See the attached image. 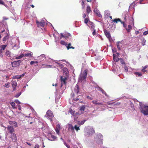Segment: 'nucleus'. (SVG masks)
I'll return each instance as SVG.
<instances>
[{"mask_svg":"<svg viewBox=\"0 0 148 148\" xmlns=\"http://www.w3.org/2000/svg\"><path fill=\"white\" fill-rule=\"evenodd\" d=\"M120 21V18H116L114 19L113 20V21L117 23L118 21Z\"/></svg>","mask_w":148,"mask_h":148,"instance_id":"603ef678","label":"nucleus"},{"mask_svg":"<svg viewBox=\"0 0 148 148\" xmlns=\"http://www.w3.org/2000/svg\"><path fill=\"white\" fill-rule=\"evenodd\" d=\"M9 123L10 125H12L14 127H17V123L14 121H9Z\"/></svg>","mask_w":148,"mask_h":148,"instance_id":"aec40b11","label":"nucleus"},{"mask_svg":"<svg viewBox=\"0 0 148 148\" xmlns=\"http://www.w3.org/2000/svg\"><path fill=\"white\" fill-rule=\"evenodd\" d=\"M119 21L122 24H123V26L124 27H126V24L125 23L124 21L123 22L122 21H121V20H120V21Z\"/></svg>","mask_w":148,"mask_h":148,"instance_id":"13d9d810","label":"nucleus"},{"mask_svg":"<svg viewBox=\"0 0 148 148\" xmlns=\"http://www.w3.org/2000/svg\"><path fill=\"white\" fill-rule=\"evenodd\" d=\"M130 106L132 108L133 110H135L134 108V104H133L132 102L131 101H130Z\"/></svg>","mask_w":148,"mask_h":148,"instance_id":"79ce46f5","label":"nucleus"},{"mask_svg":"<svg viewBox=\"0 0 148 148\" xmlns=\"http://www.w3.org/2000/svg\"><path fill=\"white\" fill-rule=\"evenodd\" d=\"M96 88L98 90L100 91L103 94H104L106 96H108L106 92L103 89L101 88L98 86L97 85V86L96 87Z\"/></svg>","mask_w":148,"mask_h":148,"instance_id":"2eb2a0df","label":"nucleus"},{"mask_svg":"<svg viewBox=\"0 0 148 148\" xmlns=\"http://www.w3.org/2000/svg\"><path fill=\"white\" fill-rule=\"evenodd\" d=\"M93 11L94 13L96 14V15L99 17H102V15L100 14L99 10H98L97 8H95Z\"/></svg>","mask_w":148,"mask_h":148,"instance_id":"dca6fc26","label":"nucleus"},{"mask_svg":"<svg viewBox=\"0 0 148 148\" xmlns=\"http://www.w3.org/2000/svg\"><path fill=\"white\" fill-rule=\"evenodd\" d=\"M33 54L32 52L29 51V52L26 53L25 54H24V56L25 57H31L33 55Z\"/></svg>","mask_w":148,"mask_h":148,"instance_id":"393cba45","label":"nucleus"},{"mask_svg":"<svg viewBox=\"0 0 148 148\" xmlns=\"http://www.w3.org/2000/svg\"><path fill=\"white\" fill-rule=\"evenodd\" d=\"M12 85L13 87V90H15L16 89V87L17 85V82L16 81H12Z\"/></svg>","mask_w":148,"mask_h":148,"instance_id":"4be33fe9","label":"nucleus"},{"mask_svg":"<svg viewBox=\"0 0 148 148\" xmlns=\"http://www.w3.org/2000/svg\"><path fill=\"white\" fill-rule=\"evenodd\" d=\"M147 66H145L142 69V71L143 72H145L146 71V70H145V69L147 68Z\"/></svg>","mask_w":148,"mask_h":148,"instance_id":"680f3d73","label":"nucleus"},{"mask_svg":"<svg viewBox=\"0 0 148 148\" xmlns=\"http://www.w3.org/2000/svg\"><path fill=\"white\" fill-rule=\"evenodd\" d=\"M108 103L109 105H119L120 104V103L119 102H118L116 103H110V102H108Z\"/></svg>","mask_w":148,"mask_h":148,"instance_id":"49530a36","label":"nucleus"},{"mask_svg":"<svg viewBox=\"0 0 148 148\" xmlns=\"http://www.w3.org/2000/svg\"><path fill=\"white\" fill-rule=\"evenodd\" d=\"M89 25H90V27L92 29H94V28L95 25L92 22H90L89 23Z\"/></svg>","mask_w":148,"mask_h":148,"instance_id":"f704fd0d","label":"nucleus"},{"mask_svg":"<svg viewBox=\"0 0 148 148\" xmlns=\"http://www.w3.org/2000/svg\"><path fill=\"white\" fill-rule=\"evenodd\" d=\"M43 67L45 68H51L52 67V66L50 65H47L45 64H43L42 65Z\"/></svg>","mask_w":148,"mask_h":148,"instance_id":"c756f323","label":"nucleus"},{"mask_svg":"<svg viewBox=\"0 0 148 148\" xmlns=\"http://www.w3.org/2000/svg\"><path fill=\"white\" fill-rule=\"evenodd\" d=\"M48 135L49 136L48 138V140L51 141H53L56 140L57 139V137L52 134L50 132L48 133Z\"/></svg>","mask_w":148,"mask_h":148,"instance_id":"4468645a","label":"nucleus"},{"mask_svg":"<svg viewBox=\"0 0 148 148\" xmlns=\"http://www.w3.org/2000/svg\"><path fill=\"white\" fill-rule=\"evenodd\" d=\"M119 60L120 61L121 63L122 64H125V63L124 61L123 60L122 58H119Z\"/></svg>","mask_w":148,"mask_h":148,"instance_id":"a18cd8bd","label":"nucleus"},{"mask_svg":"<svg viewBox=\"0 0 148 148\" xmlns=\"http://www.w3.org/2000/svg\"><path fill=\"white\" fill-rule=\"evenodd\" d=\"M11 53L9 51H7L5 52V55L8 57L10 56Z\"/></svg>","mask_w":148,"mask_h":148,"instance_id":"8fccbe9b","label":"nucleus"},{"mask_svg":"<svg viewBox=\"0 0 148 148\" xmlns=\"http://www.w3.org/2000/svg\"><path fill=\"white\" fill-rule=\"evenodd\" d=\"M116 46L119 50H121V48L123 46V44L122 41H118L116 43Z\"/></svg>","mask_w":148,"mask_h":148,"instance_id":"6ab92c4d","label":"nucleus"},{"mask_svg":"<svg viewBox=\"0 0 148 148\" xmlns=\"http://www.w3.org/2000/svg\"><path fill=\"white\" fill-rule=\"evenodd\" d=\"M110 15V12L108 10H106L104 12V16L106 18L109 17Z\"/></svg>","mask_w":148,"mask_h":148,"instance_id":"b1692460","label":"nucleus"},{"mask_svg":"<svg viewBox=\"0 0 148 148\" xmlns=\"http://www.w3.org/2000/svg\"><path fill=\"white\" fill-rule=\"evenodd\" d=\"M87 74V70H84L83 72V73L80 75V79L82 81V80L86 79V75Z\"/></svg>","mask_w":148,"mask_h":148,"instance_id":"6e6552de","label":"nucleus"},{"mask_svg":"<svg viewBox=\"0 0 148 148\" xmlns=\"http://www.w3.org/2000/svg\"><path fill=\"white\" fill-rule=\"evenodd\" d=\"M103 137L101 134H97L95 137L94 141L98 145H101L103 144Z\"/></svg>","mask_w":148,"mask_h":148,"instance_id":"7ed1b4c3","label":"nucleus"},{"mask_svg":"<svg viewBox=\"0 0 148 148\" xmlns=\"http://www.w3.org/2000/svg\"><path fill=\"white\" fill-rule=\"evenodd\" d=\"M125 27L127 32L128 33H129L130 32L131 30L132 29V26L131 25H128L127 27L126 26V27Z\"/></svg>","mask_w":148,"mask_h":148,"instance_id":"5701e85b","label":"nucleus"},{"mask_svg":"<svg viewBox=\"0 0 148 148\" xmlns=\"http://www.w3.org/2000/svg\"><path fill=\"white\" fill-rule=\"evenodd\" d=\"M67 79L66 77H63L62 76H61L60 77V81L61 84H60V87L61 88L63 86V85L66 86V81L67 80Z\"/></svg>","mask_w":148,"mask_h":148,"instance_id":"9d476101","label":"nucleus"},{"mask_svg":"<svg viewBox=\"0 0 148 148\" xmlns=\"http://www.w3.org/2000/svg\"><path fill=\"white\" fill-rule=\"evenodd\" d=\"M14 102H15L16 103L20 104L21 103V102L19 101L18 99H16L14 101Z\"/></svg>","mask_w":148,"mask_h":148,"instance_id":"0e129e2a","label":"nucleus"},{"mask_svg":"<svg viewBox=\"0 0 148 148\" xmlns=\"http://www.w3.org/2000/svg\"><path fill=\"white\" fill-rule=\"evenodd\" d=\"M36 23L38 27L41 26L44 27L45 24V21L43 20H42L40 21H36Z\"/></svg>","mask_w":148,"mask_h":148,"instance_id":"f8f14e48","label":"nucleus"},{"mask_svg":"<svg viewBox=\"0 0 148 148\" xmlns=\"http://www.w3.org/2000/svg\"><path fill=\"white\" fill-rule=\"evenodd\" d=\"M86 12L88 14L92 12L91 9L89 5H88L87 6Z\"/></svg>","mask_w":148,"mask_h":148,"instance_id":"c85d7f7f","label":"nucleus"},{"mask_svg":"<svg viewBox=\"0 0 148 148\" xmlns=\"http://www.w3.org/2000/svg\"><path fill=\"white\" fill-rule=\"evenodd\" d=\"M148 34V30L144 32L143 33L144 35H146Z\"/></svg>","mask_w":148,"mask_h":148,"instance_id":"774afa93","label":"nucleus"},{"mask_svg":"<svg viewBox=\"0 0 148 148\" xmlns=\"http://www.w3.org/2000/svg\"><path fill=\"white\" fill-rule=\"evenodd\" d=\"M125 71V72H127L128 71V67L127 66H125L124 67Z\"/></svg>","mask_w":148,"mask_h":148,"instance_id":"338daca9","label":"nucleus"},{"mask_svg":"<svg viewBox=\"0 0 148 148\" xmlns=\"http://www.w3.org/2000/svg\"><path fill=\"white\" fill-rule=\"evenodd\" d=\"M69 130L71 131H74V127L71 124H68Z\"/></svg>","mask_w":148,"mask_h":148,"instance_id":"2f4dec72","label":"nucleus"},{"mask_svg":"<svg viewBox=\"0 0 148 148\" xmlns=\"http://www.w3.org/2000/svg\"><path fill=\"white\" fill-rule=\"evenodd\" d=\"M85 105H83L79 109V110L78 111V112H76V114H83L84 113V112L85 110Z\"/></svg>","mask_w":148,"mask_h":148,"instance_id":"9b49d317","label":"nucleus"},{"mask_svg":"<svg viewBox=\"0 0 148 148\" xmlns=\"http://www.w3.org/2000/svg\"><path fill=\"white\" fill-rule=\"evenodd\" d=\"M8 36H5L3 38V41H5L6 40L8 39Z\"/></svg>","mask_w":148,"mask_h":148,"instance_id":"e2e57ef3","label":"nucleus"},{"mask_svg":"<svg viewBox=\"0 0 148 148\" xmlns=\"http://www.w3.org/2000/svg\"><path fill=\"white\" fill-rule=\"evenodd\" d=\"M84 132L85 133V135L90 136H92L94 133V130L91 127L88 126L85 128Z\"/></svg>","mask_w":148,"mask_h":148,"instance_id":"20e7f679","label":"nucleus"},{"mask_svg":"<svg viewBox=\"0 0 148 148\" xmlns=\"http://www.w3.org/2000/svg\"><path fill=\"white\" fill-rule=\"evenodd\" d=\"M21 76H20L16 75V76H14L13 77V79H19L21 78Z\"/></svg>","mask_w":148,"mask_h":148,"instance_id":"6e6d98bb","label":"nucleus"},{"mask_svg":"<svg viewBox=\"0 0 148 148\" xmlns=\"http://www.w3.org/2000/svg\"><path fill=\"white\" fill-rule=\"evenodd\" d=\"M47 58L45 56V55L44 54H41L40 56L38 57V60L39 62L43 61L45 62V61L47 59Z\"/></svg>","mask_w":148,"mask_h":148,"instance_id":"0eeeda50","label":"nucleus"},{"mask_svg":"<svg viewBox=\"0 0 148 148\" xmlns=\"http://www.w3.org/2000/svg\"><path fill=\"white\" fill-rule=\"evenodd\" d=\"M146 41V40L144 38L143 39L142 43V45H143L144 46V45H145V43Z\"/></svg>","mask_w":148,"mask_h":148,"instance_id":"4d7b16f0","label":"nucleus"},{"mask_svg":"<svg viewBox=\"0 0 148 148\" xmlns=\"http://www.w3.org/2000/svg\"><path fill=\"white\" fill-rule=\"evenodd\" d=\"M66 47H67L68 50L69 49L71 48L73 49H74L75 48L74 47L71 46V43H69L68 45L67 44V45L66 46Z\"/></svg>","mask_w":148,"mask_h":148,"instance_id":"7c9ffc66","label":"nucleus"},{"mask_svg":"<svg viewBox=\"0 0 148 148\" xmlns=\"http://www.w3.org/2000/svg\"><path fill=\"white\" fill-rule=\"evenodd\" d=\"M134 74L139 76H141L142 75V74L141 73L138 72H135L134 73Z\"/></svg>","mask_w":148,"mask_h":148,"instance_id":"5fc2aeb1","label":"nucleus"},{"mask_svg":"<svg viewBox=\"0 0 148 148\" xmlns=\"http://www.w3.org/2000/svg\"><path fill=\"white\" fill-rule=\"evenodd\" d=\"M71 34L69 33H67L66 34H65L64 38L66 40H67L69 37L71 36Z\"/></svg>","mask_w":148,"mask_h":148,"instance_id":"e433bc0d","label":"nucleus"},{"mask_svg":"<svg viewBox=\"0 0 148 148\" xmlns=\"http://www.w3.org/2000/svg\"><path fill=\"white\" fill-rule=\"evenodd\" d=\"M10 104L12 106V107L13 109H17V107L15 106V104L13 102H10Z\"/></svg>","mask_w":148,"mask_h":148,"instance_id":"473e14b6","label":"nucleus"},{"mask_svg":"<svg viewBox=\"0 0 148 148\" xmlns=\"http://www.w3.org/2000/svg\"><path fill=\"white\" fill-rule=\"evenodd\" d=\"M24 56L23 54L22 53L19 56H17L15 58L16 59H19L23 58Z\"/></svg>","mask_w":148,"mask_h":148,"instance_id":"58836bf2","label":"nucleus"},{"mask_svg":"<svg viewBox=\"0 0 148 148\" xmlns=\"http://www.w3.org/2000/svg\"><path fill=\"white\" fill-rule=\"evenodd\" d=\"M21 62V61L19 60L12 62L11 63V64L12 67H15L18 66L20 65V64Z\"/></svg>","mask_w":148,"mask_h":148,"instance_id":"1a4fd4ad","label":"nucleus"},{"mask_svg":"<svg viewBox=\"0 0 148 148\" xmlns=\"http://www.w3.org/2000/svg\"><path fill=\"white\" fill-rule=\"evenodd\" d=\"M82 8L83 9L85 8V3L84 1H82Z\"/></svg>","mask_w":148,"mask_h":148,"instance_id":"864d4df0","label":"nucleus"},{"mask_svg":"<svg viewBox=\"0 0 148 148\" xmlns=\"http://www.w3.org/2000/svg\"><path fill=\"white\" fill-rule=\"evenodd\" d=\"M7 46V45H2L1 46H0V50H4L6 47Z\"/></svg>","mask_w":148,"mask_h":148,"instance_id":"a19ab883","label":"nucleus"},{"mask_svg":"<svg viewBox=\"0 0 148 148\" xmlns=\"http://www.w3.org/2000/svg\"><path fill=\"white\" fill-rule=\"evenodd\" d=\"M108 39L110 42L111 43V42H113L115 40V38L114 37L112 38L111 36Z\"/></svg>","mask_w":148,"mask_h":148,"instance_id":"ea45409f","label":"nucleus"},{"mask_svg":"<svg viewBox=\"0 0 148 148\" xmlns=\"http://www.w3.org/2000/svg\"><path fill=\"white\" fill-rule=\"evenodd\" d=\"M55 62V63H56L58 65L57 66L60 67V68H62L63 67V65L62 64L56 62Z\"/></svg>","mask_w":148,"mask_h":148,"instance_id":"37998d69","label":"nucleus"},{"mask_svg":"<svg viewBox=\"0 0 148 148\" xmlns=\"http://www.w3.org/2000/svg\"><path fill=\"white\" fill-rule=\"evenodd\" d=\"M21 92H20L17 93L15 96L14 97L16 98H18L21 94Z\"/></svg>","mask_w":148,"mask_h":148,"instance_id":"de8ad7c7","label":"nucleus"},{"mask_svg":"<svg viewBox=\"0 0 148 148\" xmlns=\"http://www.w3.org/2000/svg\"><path fill=\"white\" fill-rule=\"evenodd\" d=\"M113 59L114 61L116 62H118L119 60V58H118L116 55L114 54H113Z\"/></svg>","mask_w":148,"mask_h":148,"instance_id":"bb28decb","label":"nucleus"},{"mask_svg":"<svg viewBox=\"0 0 148 148\" xmlns=\"http://www.w3.org/2000/svg\"><path fill=\"white\" fill-rule=\"evenodd\" d=\"M93 104L95 106H102L103 104L102 102H99L97 100H93L92 101Z\"/></svg>","mask_w":148,"mask_h":148,"instance_id":"f3484780","label":"nucleus"},{"mask_svg":"<svg viewBox=\"0 0 148 148\" xmlns=\"http://www.w3.org/2000/svg\"><path fill=\"white\" fill-rule=\"evenodd\" d=\"M13 49L15 50L19 48V45L15 44L14 46H13Z\"/></svg>","mask_w":148,"mask_h":148,"instance_id":"4c0bfd02","label":"nucleus"},{"mask_svg":"<svg viewBox=\"0 0 148 148\" xmlns=\"http://www.w3.org/2000/svg\"><path fill=\"white\" fill-rule=\"evenodd\" d=\"M60 34V39H61L63 38H64L65 34H63L62 33H61Z\"/></svg>","mask_w":148,"mask_h":148,"instance_id":"052dcab7","label":"nucleus"},{"mask_svg":"<svg viewBox=\"0 0 148 148\" xmlns=\"http://www.w3.org/2000/svg\"><path fill=\"white\" fill-rule=\"evenodd\" d=\"M134 101H137L139 103L140 106V109L141 112L144 115H148V106H144L141 102H139L137 100H133Z\"/></svg>","mask_w":148,"mask_h":148,"instance_id":"f03ea898","label":"nucleus"},{"mask_svg":"<svg viewBox=\"0 0 148 148\" xmlns=\"http://www.w3.org/2000/svg\"><path fill=\"white\" fill-rule=\"evenodd\" d=\"M89 21V19L88 18H86L85 19V20H84V23H86V24H87L88 21Z\"/></svg>","mask_w":148,"mask_h":148,"instance_id":"69168bd1","label":"nucleus"},{"mask_svg":"<svg viewBox=\"0 0 148 148\" xmlns=\"http://www.w3.org/2000/svg\"><path fill=\"white\" fill-rule=\"evenodd\" d=\"M104 32L105 35L108 39L110 37L111 35L109 31H107L106 29H105L104 30Z\"/></svg>","mask_w":148,"mask_h":148,"instance_id":"412c9836","label":"nucleus"},{"mask_svg":"<svg viewBox=\"0 0 148 148\" xmlns=\"http://www.w3.org/2000/svg\"><path fill=\"white\" fill-rule=\"evenodd\" d=\"M60 43L61 44L65 45L66 46L67 45V43L63 40H61L60 42Z\"/></svg>","mask_w":148,"mask_h":148,"instance_id":"09e8293b","label":"nucleus"},{"mask_svg":"<svg viewBox=\"0 0 148 148\" xmlns=\"http://www.w3.org/2000/svg\"><path fill=\"white\" fill-rule=\"evenodd\" d=\"M128 15H125V16L124 17V19L125 20V21H127V19H128Z\"/></svg>","mask_w":148,"mask_h":148,"instance_id":"bf43d9fd","label":"nucleus"},{"mask_svg":"<svg viewBox=\"0 0 148 148\" xmlns=\"http://www.w3.org/2000/svg\"><path fill=\"white\" fill-rule=\"evenodd\" d=\"M42 126L41 129L43 132L47 133L48 134L50 132L49 128L46 124H42Z\"/></svg>","mask_w":148,"mask_h":148,"instance_id":"423d86ee","label":"nucleus"},{"mask_svg":"<svg viewBox=\"0 0 148 148\" xmlns=\"http://www.w3.org/2000/svg\"><path fill=\"white\" fill-rule=\"evenodd\" d=\"M63 73L64 74L67 75L69 73V71L67 69L64 67L63 69Z\"/></svg>","mask_w":148,"mask_h":148,"instance_id":"a878e982","label":"nucleus"},{"mask_svg":"<svg viewBox=\"0 0 148 148\" xmlns=\"http://www.w3.org/2000/svg\"><path fill=\"white\" fill-rule=\"evenodd\" d=\"M11 134L10 138H11L12 141L14 142H16L17 140V137L16 136V134L14 133Z\"/></svg>","mask_w":148,"mask_h":148,"instance_id":"a211bd4d","label":"nucleus"},{"mask_svg":"<svg viewBox=\"0 0 148 148\" xmlns=\"http://www.w3.org/2000/svg\"><path fill=\"white\" fill-rule=\"evenodd\" d=\"M80 89L77 84L75 87L74 90L71 94V97H73V100L74 101H77L81 99L82 96L79 92Z\"/></svg>","mask_w":148,"mask_h":148,"instance_id":"f257e3e1","label":"nucleus"},{"mask_svg":"<svg viewBox=\"0 0 148 148\" xmlns=\"http://www.w3.org/2000/svg\"><path fill=\"white\" fill-rule=\"evenodd\" d=\"M7 129L8 133L11 134L13 133V132H14V129L12 126L8 125L7 127Z\"/></svg>","mask_w":148,"mask_h":148,"instance_id":"ddd939ff","label":"nucleus"},{"mask_svg":"<svg viewBox=\"0 0 148 148\" xmlns=\"http://www.w3.org/2000/svg\"><path fill=\"white\" fill-rule=\"evenodd\" d=\"M39 62L38 61H31L30 62V64L31 65L33 64H37L39 63Z\"/></svg>","mask_w":148,"mask_h":148,"instance_id":"c03bdc74","label":"nucleus"},{"mask_svg":"<svg viewBox=\"0 0 148 148\" xmlns=\"http://www.w3.org/2000/svg\"><path fill=\"white\" fill-rule=\"evenodd\" d=\"M79 127L78 125H75L74 127V130L75 129L77 132L80 130Z\"/></svg>","mask_w":148,"mask_h":148,"instance_id":"72a5a7b5","label":"nucleus"},{"mask_svg":"<svg viewBox=\"0 0 148 148\" xmlns=\"http://www.w3.org/2000/svg\"><path fill=\"white\" fill-rule=\"evenodd\" d=\"M54 62V60L51 58H47L46 60L45 61V62L47 63H53V62Z\"/></svg>","mask_w":148,"mask_h":148,"instance_id":"cd10ccee","label":"nucleus"},{"mask_svg":"<svg viewBox=\"0 0 148 148\" xmlns=\"http://www.w3.org/2000/svg\"><path fill=\"white\" fill-rule=\"evenodd\" d=\"M9 84H10L9 83H6V84H5L3 85V86L6 88H8L10 87Z\"/></svg>","mask_w":148,"mask_h":148,"instance_id":"3c124183","label":"nucleus"},{"mask_svg":"<svg viewBox=\"0 0 148 148\" xmlns=\"http://www.w3.org/2000/svg\"><path fill=\"white\" fill-rule=\"evenodd\" d=\"M86 121V120H84L83 121H81V122H80L79 121H78L77 123L78 125H79V126H80V125H82Z\"/></svg>","mask_w":148,"mask_h":148,"instance_id":"c9c22d12","label":"nucleus"},{"mask_svg":"<svg viewBox=\"0 0 148 148\" xmlns=\"http://www.w3.org/2000/svg\"><path fill=\"white\" fill-rule=\"evenodd\" d=\"M46 116L48 119H49L51 123L53 119H54L53 112L49 110L47 111L46 114Z\"/></svg>","mask_w":148,"mask_h":148,"instance_id":"39448f33","label":"nucleus"}]
</instances>
